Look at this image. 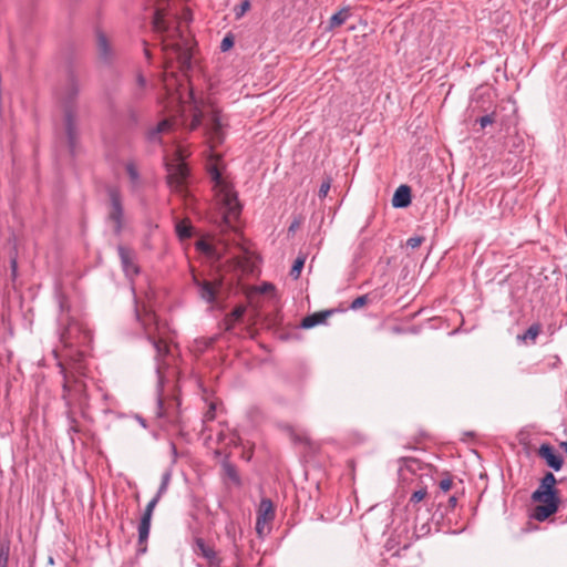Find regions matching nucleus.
Here are the masks:
<instances>
[{
	"mask_svg": "<svg viewBox=\"0 0 567 567\" xmlns=\"http://www.w3.org/2000/svg\"><path fill=\"white\" fill-rule=\"evenodd\" d=\"M80 93V82L74 72H69L64 85L59 92V100L63 106V124L66 142L71 155L75 154L78 143L76 127V97Z\"/></svg>",
	"mask_w": 567,
	"mask_h": 567,
	"instance_id": "1",
	"label": "nucleus"
},
{
	"mask_svg": "<svg viewBox=\"0 0 567 567\" xmlns=\"http://www.w3.org/2000/svg\"><path fill=\"white\" fill-rule=\"evenodd\" d=\"M557 480L551 472H546L540 478L538 487L532 494V501L538 503L534 507L533 518L544 522L559 508V491L556 488Z\"/></svg>",
	"mask_w": 567,
	"mask_h": 567,
	"instance_id": "2",
	"label": "nucleus"
},
{
	"mask_svg": "<svg viewBox=\"0 0 567 567\" xmlns=\"http://www.w3.org/2000/svg\"><path fill=\"white\" fill-rule=\"evenodd\" d=\"M136 319L141 322L148 341L153 344L156 351V360L159 361L168 353V347L162 337H157L156 332L159 330L157 318L151 310L144 308L143 313L138 307L135 308Z\"/></svg>",
	"mask_w": 567,
	"mask_h": 567,
	"instance_id": "3",
	"label": "nucleus"
},
{
	"mask_svg": "<svg viewBox=\"0 0 567 567\" xmlns=\"http://www.w3.org/2000/svg\"><path fill=\"white\" fill-rule=\"evenodd\" d=\"M63 372V400L69 409L79 408L83 410L87 405L86 384L73 374Z\"/></svg>",
	"mask_w": 567,
	"mask_h": 567,
	"instance_id": "4",
	"label": "nucleus"
},
{
	"mask_svg": "<svg viewBox=\"0 0 567 567\" xmlns=\"http://www.w3.org/2000/svg\"><path fill=\"white\" fill-rule=\"evenodd\" d=\"M176 33L178 40L172 42L164 40L162 51L165 54L166 62H172L176 59L181 69H187L190 66L192 47L189 41L185 39L179 31H176Z\"/></svg>",
	"mask_w": 567,
	"mask_h": 567,
	"instance_id": "5",
	"label": "nucleus"
},
{
	"mask_svg": "<svg viewBox=\"0 0 567 567\" xmlns=\"http://www.w3.org/2000/svg\"><path fill=\"white\" fill-rule=\"evenodd\" d=\"M109 196L107 220L113 224V231L116 236L122 234L124 227V207L118 188L109 186L106 189Z\"/></svg>",
	"mask_w": 567,
	"mask_h": 567,
	"instance_id": "6",
	"label": "nucleus"
},
{
	"mask_svg": "<svg viewBox=\"0 0 567 567\" xmlns=\"http://www.w3.org/2000/svg\"><path fill=\"white\" fill-rule=\"evenodd\" d=\"M193 282L197 288L198 296L207 303H214L216 301L217 293L223 286L221 278L214 280L200 279L197 276H193Z\"/></svg>",
	"mask_w": 567,
	"mask_h": 567,
	"instance_id": "7",
	"label": "nucleus"
},
{
	"mask_svg": "<svg viewBox=\"0 0 567 567\" xmlns=\"http://www.w3.org/2000/svg\"><path fill=\"white\" fill-rule=\"evenodd\" d=\"M224 121L220 112L213 109L205 123V131L213 145L221 144L224 141Z\"/></svg>",
	"mask_w": 567,
	"mask_h": 567,
	"instance_id": "8",
	"label": "nucleus"
},
{
	"mask_svg": "<svg viewBox=\"0 0 567 567\" xmlns=\"http://www.w3.org/2000/svg\"><path fill=\"white\" fill-rule=\"evenodd\" d=\"M188 177V168L186 164L179 162L168 168V185L178 193L185 189L186 179Z\"/></svg>",
	"mask_w": 567,
	"mask_h": 567,
	"instance_id": "9",
	"label": "nucleus"
},
{
	"mask_svg": "<svg viewBox=\"0 0 567 567\" xmlns=\"http://www.w3.org/2000/svg\"><path fill=\"white\" fill-rule=\"evenodd\" d=\"M66 308H68V306H66L65 301L60 300L61 316L59 317V323H60V326L66 324V327H64L61 330L60 338H61V341L64 343V346L72 347L74 344V333L79 332V328L75 322L70 321L68 317L66 318L63 317V312L66 310Z\"/></svg>",
	"mask_w": 567,
	"mask_h": 567,
	"instance_id": "10",
	"label": "nucleus"
},
{
	"mask_svg": "<svg viewBox=\"0 0 567 567\" xmlns=\"http://www.w3.org/2000/svg\"><path fill=\"white\" fill-rule=\"evenodd\" d=\"M117 251L123 271L125 272V276L132 280L133 277L140 272V268L135 262V252L134 250L122 245H118Z\"/></svg>",
	"mask_w": 567,
	"mask_h": 567,
	"instance_id": "11",
	"label": "nucleus"
},
{
	"mask_svg": "<svg viewBox=\"0 0 567 567\" xmlns=\"http://www.w3.org/2000/svg\"><path fill=\"white\" fill-rule=\"evenodd\" d=\"M96 51L99 59L104 64H112L115 58V52L113 50V47L107 39L106 34L102 32L101 30L96 31Z\"/></svg>",
	"mask_w": 567,
	"mask_h": 567,
	"instance_id": "12",
	"label": "nucleus"
},
{
	"mask_svg": "<svg viewBox=\"0 0 567 567\" xmlns=\"http://www.w3.org/2000/svg\"><path fill=\"white\" fill-rule=\"evenodd\" d=\"M537 454L543 458L547 466L558 472L564 465V457L550 444L544 443L539 446Z\"/></svg>",
	"mask_w": 567,
	"mask_h": 567,
	"instance_id": "13",
	"label": "nucleus"
},
{
	"mask_svg": "<svg viewBox=\"0 0 567 567\" xmlns=\"http://www.w3.org/2000/svg\"><path fill=\"white\" fill-rule=\"evenodd\" d=\"M193 550L197 556H202L207 560L210 566H218L219 559L213 547L206 544V542L197 537L194 540Z\"/></svg>",
	"mask_w": 567,
	"mask_h": 567,
	"instance_id": "14",
	"label": "nucleus"
},
{
	"mask_svg": "<svg viewBox=\"0 0 567 567\" xmlns=\"http://www.w3.org/2000/svg\"><path fill=\"white\" fill-rule=\"evenodd\" d=\"M223 203L227 210V214L225 216V221L227 224H230V219L237 218L240 214V204L238 202L237 195L229 190H225V194L223 197Z\"/></svg>",
	"mask_w": 567,
	"mask_h": 567,
	"instance_id": "15",
	"label": "nucleus"
},
{
	"mask_svg": "<svg viewBox=\"0 0 567 567\" xmlns=\"http://www.w3.org/2000/svg\"><path fill=\"white\" fill-rule=\"evenodd\" d=\"M411 204V188L408 185H400L392 197V206L405 208Z\"/></svg>",
	"mask_w": 567,
	"mask_h": 567,
	"instance_id": "16",
	"label": "nucleus"
},
{
	"mask_svg": "<svg viewBox=\"0 0 567 567\" xmlns=\"http://www.w3.org/2000/svg\"><path fill=\"white\" fill-rule=\"evenodd\" d=\"M151 518H144L141 517L140 524H138V540H137V551L140 554H144L147 550V539L150 536V529H151Z\"/></svg>",
	"mask_w": 567,
	"mask_h": 567,
	"instance_id": "17",
	"label": "nucleus"
},
{
	"mask_svg": "<svg viewBox=\"0 0 567 567\" xmlns=\"http://www.w3.org/2000/svg\"><path fill=\"white\" fill-rule=\"evenodd\" d=\"M173 125L174 123L168 118L161 121L154 128L148 131L147 140L151 143H161V134L171 132Z\"/></svg>",
	"mask_w": 567,
	"mask_h": 567,
	"instance_id": "18",
	"label": "nucleus"
},
{
	"mask_svg": "<svg viewBox=\"0 0 567 567\" xmlns=\"http://www.w3.org/2000/svg\"><path fill=\"white\" fill-rule=\"evenodd\" d=\"M332 313V310H326L311 313L305 317L300 323L303 329H311L318 324L324 323L327 318Z\"/></svg>",
	"mask_w": 567,
	"mask_h": 567,
	"instance_id": "19",
	"label": "nucleus"
},
{
	"mask_svg": "<svg viewBox=\"0 0 567 567\" xmlns=\"http://www.w3.org/2000/svg\"><path fill=\"white\" fill-rule=\"evenodd\" d=\"M257 517L268 523L275 518V507L269 498H262L260 501Z\"/></svg>",
	"mask_w": 567,
	"mask_h": 567,
	"instance_id": "20",
	"label": "nucleus"
},
{
	"mask_svg": "<svg viewBox=\"0 0 567 567\" xmlns=\"http://www.w3.org/2000/svg\"><path fill=\"white\" fill-rule=\"evenodd\" d=\"M189 99L193 102V118L189 124V130L194 131L202 125V122L204 118V113L200 109V105L197 103V101L194 96V93L192 91L189 92Z\"/></svg>",
	"mask_w": 567,
	"mask_h": 567,
	"instance_id": "21",
	"label": "nucleus"
},
{
	"mask_svg": "<svg viewBox=\"0 0 567 567\" xmlns=\"http://www.w3.org/2000/svg\"><path fill=\"white\" fill-rule=\"evenodd\" d=\"M221 467H223L225 476L228 480H230L236 485H240L241 484V480H240V476H239V474L237 472V468H236V466L234 464H231L228 461V455L223 461Z\"/></svg>",
	"mask_w": 567,
	"mask_h": 567,
	"instance_id": "22",
	"label": "nucleus"
},
{
	"mask_svg": "<svg viewBox=\"0 0 567 567\" xmlns=\"http://www.w3.org/2000/svg\"><path fill=\"white\" fill-rule=\"evenodd\" d=\"M542 331L540 323H533L523 336H518V339H520L524 342L530 341L532 343H535L536 338Z\"/></svg>",
	"mask_w": 567,
	"mask_h": 567,
	"instance_id": "23",
	"label": "nucleus"
},
{
	"mask_svg": "<svg viewBox=\"0 0 567 567\" xmlns=\"http://www.w3.org/2000/svg\"><path fill=\"white\" fill-rule=\"evenodd\" d=\"M153 25L154 29L161 33L166 32L168 30L165 13L159 9H157L154 13Z\"/></svg>",
	"mask_w": 567,
	"mask_h": 567,
	"instance_id": "24",
	"label": "nucleus"
},
{
	"mask_svg": "<svg viewBox=\"0 0 567 567\" xmlns=\"http://www.w3.org/2000/svg\"><path fill=\"white\" fill-rule=\"evenodd\" d=\"M349 10L348 9H341L340 11L332 14L330 18L329 24L330 28H336L342 25L347 19L349 18Z\"/></svg>",
	"mask_w": 567,
	"mask_h": 567,
	"instance_id": "25",
	"label": "nucleus"
},
{
	"mask_svg": "<svg viewBox=\"0 0 567 567\" xmlns=\"http://www.w3.org/2000/svg\"><path fill=\"white\" fill-rule=\"evenodd\" d=\"M246 308L244 306H237L234 310L227 316V329H231V327L239 321L245 315Z\"/></svg>",
	"mask_w": 567,
	"mask_h": 567,
	"instance_id": "26",
	"label": "nucleus"
},
{
	"mask_svg": "<svg viewBox=\"0 0 567 567\" xmlns=\"http://www.w3.org/2000/svg\"><path fill=\"white\" fill-rule=\"evenodd\" d=\"M171 480H172V473L171 471H165L163 474H162V478H161V485L157 489V493H156V497L157 498H162L163 495L166 494L167 489H168V485L171 483Z\"/></svg>",
	"mask_w": 567,
	"mask_h": 567,
	"instance_id": "27",
	"label": "nucleus"
},
{
	"mask_svg": "<svg viewBox=\"0 0 567 567\" xmlns=\"http://www.w3.org/2000/svg\"><path fill=\"white\" fill-rule=\"evenodd\" d=\"M10 556V543L8 540L0 542V567H8Z\"/></svg>",
	"mask_w": 567,
	"mask_h": 567,
	"instance_id": "28",
	"label": "nucleus"
},
{
	"mask_svg": "<svg viewBox=\"0 0 567 567\" xmlns=\"http://www.w3.org/2000/svg\"><path fill=\"white\" fill-rule=\"evenodd\" d=\"M306 258L305 257H298L291 267L290 276L293 279H298L300 277L301 270L305 266Z\"/></svg>",
	"mask_w": 567,
	"mask_h": 567,
	"instance_id": "29",
	"label": "nucleus"
},
{
	"mask_svg": "<svg viewBox=\"0 0 567 567\" xmlns=\"http://www.w3.org/2000/svg\"><path fill=\"white\" fill-rule=\"evenodd\" d=\"M176 233L181 239L189 238L192 236V226L181 221L176 225Z\"/></svg>",
	"mask_w": 567,
	"mask_h": 567,
	"instance_id": "30",
	"label": "nucleus"
},
{
	"mask_svg": "<svg viewBox=\"0 0 567 567\" xmlns=\"http://www.w3.org/2000/svg\"><path fill=\"white\" fill-rule=\"evenodd\" d=\"M251 4L249 0H244L240 4L234 8L235 18L237 20L241 19L245 13L250 9Z\"/></svg>",
	"mask_w": 567,
	"mask_h": 567,
	"instance_id": "31",
	"label": "nucleus"
},
{
	"mask_svg": "<svg viewBox=\"0 0 567 567\" xmlns=\"http://www.w3.org/2000/svg\"><path fill=\"white\" fill-rule=\"evenodd\" d=\"M125 169H126V173L131 179V182L136 185L140 181V174H138V171L137 168L135 167V165L133 163H127L126 166H125Z\"/></svg>",
	"mask_w": 567,
	"mask_h": 567,
	"instance_id": "32",
	"label": "nucleus"
},
{
	"mask_svg": "<svg viewBox=\"0 0 567 567\" xmlns=\"http://www.w3.org/2000/svg\"><path fill=\"white\" fill-rule=\"evenodd\" d=\"M159 502V498H157L156 496H154L146 505L145 509H144V513L142 515V517L144 518H151L152 519V516H153V512L156 507V505L158 504Z\"/></svg>",
	"mask_w": 567,
	"mask_h": 567,
	"instance_id": "33",
	"label": "nucleus"
},
{
	"mask_svg": "<svg viewBox=\"0 0 567 567\" xmlns=\"http://www.w3.org/2000/svg\"><path fill=\"white\" fill-rule=\"evenodd\" d=\"M427 495V492H426V488H421V489H417L415 491L411 497H410V503L411 504H417L420 503L421 501H423L425 498V496Z\"/></svg>",
	"mask_w": 567,
	"mask_h": 567,
	"instance_id": "34",
	"label": "nucleus"
},
{
	"mask_svg": "<svg viewBox=\"0 0 567 567\" xmlns=\"http://www.w3.org/2000/svg\"><path fill=\"white\" fill-rule=\"evenodd\" d=\"M330 187H331V178L328 177L320 185V188H319V192H318V196L320 198H324L328 195V193L330 190Z\"/></svg>",
	"mask_w": 567,
	"mask_h": 567,
	"instance_id": "35",
	"label": "nucleus"
},
{
	"mask_svg": "<svg viewBox=\"0 0 567 567\" xmlns=\"http://www.w3.org/2000/svg\"><path fill=\"white\" fill-rule=\"evenodd\" d=\"M402 461L404 462L405 468H408L411 472H415L417 468H420L419 461L415 458L406 457L402 458Z\"/></svg>",
	"mask_w": 567,
	"mask_h": 567,
	"instance_id": "36",
	"label": "nucleus"
},
{
	"mask_svg": "<svg viewBox=\"0 0 567 567\" xmlns=\"http://www.w3.org/2000/svg\"><path fill=\"white\" fill-rule=\"evenodd\" d=\"M477 122L480 123L481 127L484 128L487 125L495 122V113L486 114V115L480 117L477 120Z\"/></svg>",
	"mask_w": 567,
	"mask_h": 567,
	"instance_id": "37",
	"label": "nucleus"
},
{
	"mask_svg": "<svg viewBox=\"0 0 567 567\" xmlns=\"http://www.w3.org/2000/svg\"><path fill=\"white\" fill-rule=\"evenodd\" d=\"M423 241H424V238L422 236L410 237L406 241V246L412 249H415V248L420 247Z\"/></svg>",
	"mask_w": 567,
	"mask_h": 567,
	"instance_id": "38",
	"label": "nucleus"
},
{
	"mask_svg": "<svg viewBox=\"0 0 567 567\" xmlns=\"http://www.w3.org/2000/svg\"><path fill=\"white\" fill-rule=\"evenodd\" d=\"M210 177L215 182L216 186L223 187V177L220 172L216 167H213L210 169Z\"/></svg>",
	"mask_w": 567,
	"mask_h": 567,
	"instance_id": "39",
	"label": "nucleus"
},
{
	"mask_svg": "<svg viewBox=\"0 0 567 567\" xmlns=\"http://www.w3.org/2000/svg\"><path fill=\"white\" fill-rule=\"evenodd\" d=\"M234 45V39L231 35H226L223 40H221V43H220V50L223 52H226L228 51L230 48H233Z\"/></svg>",
	"mask_w": 567,
	"mask_h": 567,
	"instance_id": "40",
	"label": "nucleus"
},
{
	"mask_svg": "<svg viewBox=\"0 0 567 567\" xmlns=\"http://www.w3.org/2000/svg\"><path fill=\"white\" fill-rule=\"evenodd\" d=\"M144 93H145V89H141V87L136 86L132 92L131 101L137 102V101L142 100L144 97Z\"/></svg>",
	"mask_w": 567,
	"mask_h": 567,
	"instance_id": "41",
	"label": "nucleus"
},
{
	"mask_svg": "<svg viewBox=\"0 0 567 567\" xmlns=\"http://www.w3.org/2000/svg\"><path fill=\"white\" fill-rule=\"evenodd\" d=\"M367 301H368L367 296H360L352 301L351 309L357 310V309L361 308L362 306H364L367 303Z\"/></svg>",
	"mask_w": 567,
	"mask_h": 567,
	"instance_id": "42",
	"label": "nucleus"
},
{
	"mask_svg": "<svg viewBox=\"0 0 567 567\" xmlns=\"http://www.w3.org/2000/svg\"><path fill=\"white\" fill-rule=\"evenodd\" d=\"M215 411H216L215 404L210 403L208 410L206 411V413L204 415V421H213L216 415Z\"/></svg>",
	"mask_w": 567,
	"mask_h": 567,
	"instance_id": "43",
	"label": "nucleus"
},
{
	"mask_svg": "<svg viewBox=\"0 0 567 567\" xmlns=\"http://www.w3.org/2000/svg\"><path fill=\"white\" fill-rule=\"evenodd\" d=\"M156 415L158 417H164L165 416L164 403H163V400H162L161 396H158V399H157Z\"/></svg>",
	"mask_w": 567,
	"mask_h": 567,
	"instance_id": "44",
	"label": "nucleus"
},
{
	"mask_svg": "<svg viewBox=\"0 0 567 567\" xmlns=\"http://www.w3.org/2000/svg\"><path fill=\"white\" fill-rule=\"evenodd\" d=\"M197 247H198V249H200V250H203V251H205L207 254H212V255L215 254L213 251V247L208 243H206V241H199L197 244Z\"/></svg>",
	"mask_w": 567,
	"mask_h": 567,
	"instance_id": "45",
	"label": "nucleus"
},
{
	"mask_svg": "<svg viewBox=\"0 0 567 567\" xmlns=\"http://www.w3.org/2000/svg\"><path fill=\"white\" fill-rule=\"evenodd\" d=\"M452 487V481L450 478H444L440 482V488L443 491V492H447L450 491Z\"/></svg>",
	"mask_w": 567,
	"mask_h": 567,
	"instance_id": "46",
	"label": "nucleus"
},
{
	"mask_svg": "<svg viewBox=\"0 0 567 567\" xmlns=\"http://www.w3.org/2000/svg\"><path fill=\"white\" fill-rule=\"evenodd\" d=\"M136 86H138L141 89H145L146 87V79L141 73L137 74V76H136Z\"/></svg>",
	"mask_w": 567,
	"mask_h": 567,
	"instance_id": "47",
	"label": "nucleus"
},
{
	"mask_svg": "<svg viewBox=\"0 0 567 567\" xmlns=\"http://www.w3.org/2000/svg\"><path fill=\"white\" fill-rule=\"evenodd\" d=\"M268 522L266 520H261V518L257 517V520H256V530L257 533L260 535L262 534V530H264V527L265 525L267 524Z\"/></svg>",
	"mask_w": 567,
	"mask_h": 567,
	"instance_id": "48",
	"label": "nucleus"
},
{
	"mask_svg": "<svg viewBox=\"0 0 567 567\" xmlns=\"http://www.w3.org/2000/svg\"><path fill=\"white\" fill-rule=\"evenodd\" d=\"M457 504V498L455 496H451L447 501V505H446V508L447 509H453Z\"/></svg>",
	"mask_w": 567,
	"mask_h": 567,
	"instance_id": "49",
	"label": "nucleus"
},
{
	"mask_svg": "<svg viewBox=\"0 0 567 567\" xmlns=\"http://www.w3.org/2000/svg\"><path fill=\"white\" fill-rule=\"evenodd\" d=\"M230 444H234L235 446H238L240 444V437L237 435H234V437L230 441Z\"/></svg>",
	"mask_w": 567,
	"mask_h": 567,
	"instance_id": "50",
	"label": "nucleus"
},
{
	"mask_svg": "<svg viewBox=\"0 0 567 567\" xmlns=\"http://www.w3.org/2000/svg\"><path fill=\"white\" fill-rule=\"evenodd\" d=\"M136 420L140 422V424L143 426V427H146V421L142 417V416H136Z\"/></svg>",
	"mask_w": 567,
	"mask_h": 567,
	"instance_id": "51",
	"label": "nucleus"
},
{
	"mask_svg": "<svg viewBox=\"0 0 567 567\" xmlns=\"http://www.w3.org/2000/svg\"><path fill=\"white\" fill-rule=\"evenodd\" d=\"M251 456H252L251 452L243 454V457L246 458L247 461H250Z\"/></svg>",
	"mask_w": 567,
	"mask_h": 567,
	"instance_id": "52",
	"label": "nucleus"
},
{
	"mask_svg": "<svg viewBox=\"0 0 567 567\" xmlns=\"http://www.w3.org/2000/svg\"><path fill=\"white\" fill-rule=\"evenodd\" d=\"M272 288H274V286H272L271 284H266V285L264 286V291H268V290H270V289H272Z\"/></svg>",
	"mask_w": 567,
	"mask_h": 567,
	"instance_id": "53",
	"label": "nucleus"
},
{
	"mask_svg": "<svg viewBox=\"0 0 567 567\" xmlns=\"http://www.w3.org/2000/svg\"><path fill=\"white\" fill-rule=\"evenodd\" d=\"M130 112H131L132 120L135 122L137 120V116L135 115V113L133 111H130Z\"/></svg>",
	"mask_w": 567,
	"mask_h": 567,
	"instance_id": "54",
	"label": "nucleus"
},
{
	"mask_svg": "<svg viewBox=\"0 0 567 567\" xmlns=\"http://www.w3.org/2000/svg\"><path fill=\"white\" fill-rule=\"evenodd\" d=\"M11 264H12V271L14 274L16 272V268H17V262H16V260H12Z\"/></svg>",
	"mask_w": 567,
	"mask_h": 567,
	"instance_id": "55",
	"label": "nucleus"
},
{
	"mask_svg": "<svg viewBox=\"0 0 567 567\" xmlns=\"http://www.w3.org/2000/svg\"><path fill=\"white\" fill-rule=\"evenodd\" d=\"M162 364L158 362L156 367V371L158 374H161Z\"/></svg>",
	"mask_w": 567,
	"mask_h": 567,
	"instance_id": "56",
	"label": "nucleus"
},
{
	"mask_svg": "<svg viewBox=\"0 0 567 567\" xmlns=\"http://www.w3.org/2000/svg\"><path fill=\"white\" fill-rule=\"evenodd\" d=\"M145 55L147 59H151V53H150L148 49H145Z\"/></svg>",
	"mask_w": 567,
	"mask_h": 567,
	"instance_id": "57",
	"label": "nucleus"
},
{
	"mask_svg": "<svg viewBox=\"0 0 567 567\" xmlns=\"http://www.w3.org/2000/svg\"><path fill=\"white\" fill-rule=\"evenodd\" d=\"M223 440H224V434H223V433H219V434H218V441L220 442V441H223Z\"/></svg>",
	"mask_w": 567,
	"mask_h": 567,
	"instance_id": "58",
	"label": "nucleus"
},
{
	"mask_svg": "<svg viewBox=\"0 0 567 567\" xmlns=\"http://www.w3.org/2000/svg\"><path fill=\"white\" fill-rule=\"evenodd\" d=\"M296 226H297V224H295V223H293V224H291V226H290V228H289V229H290V230H293V229L296 228Z\"/></svg>",
	"mask_w": 567,
	"mask_h": 567,
	"instance_id": "59",
	"label": "nucleus"
},
{
	"mask_svg": "<svg viewBox=\"0 0 567 567\" xmlns=\"http://www.w3.org/2000/svg\"><path fill=\"white\" fill-rule=\"evenodd\" d=\"M49 563L53 564V558L52 557L49 558Z\"/></svg>",
	"mask_w": 567,
	"mask_h": 567,
	"instance_id": "60",
	"label": "nucleus"
}]
</instances>
